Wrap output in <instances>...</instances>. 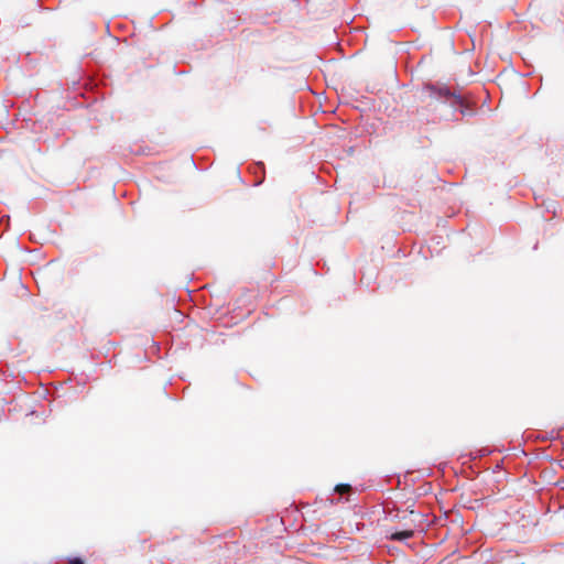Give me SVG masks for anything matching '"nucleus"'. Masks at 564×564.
Returning <instances> with one entry per match:
<instances>
[{"label": "nucleus", "mask_w": 564, "mask_h": 564, "mask_svg": "<svg viewBox=\"0 0 564 564\" xmlns=\"http://www.w3.org/2000/svg\"><path fill=\"white\" fill-rule=\"evenodd\" d=\"M413 534H414V532L412 530H404V531H399V532L393 533L391 535V539L398 540V541L408 540V539L412 538Z\"/></svg>", "instance_id": "f03ea898"}, {"label": "nucleus", "mask_w": 564, "mask_h": 564, "mask_svg": "<svg viewBox=\"0 0 564 564\" xmlns=\"http://www.w3.org/2000/svg\"><path fill=\"white\" fill-rule=\"evenodd\" d=\"M429 88L431 89V91L437 93L440 96L453 97V99L455 100L456 95L451 93L447 87H441V88L436 89L435 87L431 86Z\"/></svg>", "instance_id": "7ed1b4c3"}, {"label": "nucleus", "mask_w": 564, "mask_h": 564, "mask_svg": "<svg viewBox=\"0 0 564 564\" xmlns=\"http://www.w3.org/2000/svg\"><path fill=\"white\" fill-rule=\"evenodd\" d=\"M68 564H84V561L79 557H74L69 561Z\"/></svg>", "instance_id": "423d86ee"}, {"label": "nucleus", "mask_w": 564, "mask_h": 564, "mask_svg": "<svg viewBox=\"0 0 564 564\" xmlns=\"http://www.w3.org/2000/svg\"><path fill=\"white\" fill-rule=\"evenodd\" d=\"M452 106L459 108L462 116H469L473 113V109L467 105L462 96H455V100L452 102Z\"/></svg>", "instance_id": "f257e3e1"}, {"label": "nucleus", "mask_w": 564, "mask_h": 564, "mask_svg": "<svg viewBox=\"0 0 564 564\" xmlns=\"http://www.w3.org/2000/svg\"><path fill=\"white\" fill-rule=\"evenodd\" d=\"M335 490L338 492V494H346V492H349L351 490V487L350 485H347V484H340V485H337L335 487Z\"/></svg>", "instance_id": "20e7f679"}, {"label": "nucleus", "mask_w": 564, "mask_h": 564, "mask_svg": "<svg viewBox=\"0 0 564 564\" xmlns=\"http://www.w3.org/2000/svg\"><path fill=\"white\" fill-rule=\"evenodd\" d=\"M129 151H130L131 153H133V154H138V155H140V154H149V153H150V150H149L148 148L145 149V148L140 147V145H139V148H138V149H135V150H132V149H131V150H129Z\"/></svg>", "instance_id": "39448f33"}]
</instances>
